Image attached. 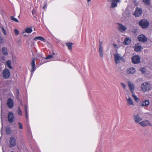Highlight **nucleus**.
Here are the masks:
<instances>
[{
    "instance_id": "5701e85b",
    "label": "nucleus",
    "mask_w": 152,
    "mask_h": 152,
    "mask_svg": "<svg viewBox=\"0 0 152 152\" xmlns=\"http://www.w3.org/2000/svg\"><path fill=\"white\" fill-rule=\"evenodd\" d=\"M24 112L25 114V118L27 119H28V107L25 105L24 107Z\"/></svg>"
},
{
    "instance_id": "6e6d98bb",
    "label": "nucleus",
    "mask_w": 152,
    "mask_h": 152,
    "mask_svg": "<svg viewBox=\"0 0 152 152\" xmlns=\"http://www.w3.org/2000/svg\"><path fill=\"white\" fill-rule=\"evenodd\" d=\"M35 18L36 19H37V17H35Z\"/></svg>"
},
{
    "instance_id": "a878e982",
    "label": "nucleus",
    "mask_w": 152,
    "mask_h": 152,
    "mask_svg": "<svg viewBox=\"0 0 152 152\" xmlns=\"http://www.w3.org/2000/svg\"><path fill=\"white\" fill-rule=\"evenodd\" d=\"M127 100L129 105H134L133 102L130 97H129Z\"/></svg>"
},
{
    "instance_id": "4c0bfd02",
    "label": "nucleus",
    "mask_w": 152,
    "mask_h": 152,
    "mask_svg": "<svg viewBox=\"0 0 152 152\" xmlns=\"http://www.w3.org/2000/svg\"><path fill=\"white\" fill-rule=\"evenodd\" d=\"M1 121H2V122H1L2 127H1V128L0 132H1V134H2V135L3 125V123H2V117L1 116Z\"/></svg>"
},
{
    "instance_id": "09e8293b",
    "label": "nucleus",
    "mask_w": 152,
    "mask_h": 152,
    "mask_svg": "<svg viewBox=\"0 0 152 152\" xmlns=\"http://www.w3.org/2000/svg\"><path fill=\"white\" fill-rule=\"evenodd\" d=\"M1 59L3 61H4L5 59V57L4 56H2Z\"/></svg>"
},
{
    "instance_id": "ea45409f",
    "label": "nucleus",
    "mask_w": 152,
    "mask_h": 152,
    "mask_svg": "<svg viewBox=\"0 0 152 152\" xmlns=\"http://www.w3.org/2000/svg\"><path fill=\"white\" fill-rule=\"evenodd\" d=\"M14 32L16 35H18L19 33V31L17 29H14Z\"/></svg>"
},
{
    "instance_id": "aec40b11",
    "label": "nucleus",
    "mask_w": 152,
    "mask_h": 152,
    "mask_svg": "<svg viewBox=\"0 0 152 152\" xmlns=\"http://www.w3.org/2000/svg\"><path fill=\"white\" fill-rule=\"evenodd\" d=\"M32 31V28L27 27L25 29V31L22 32V34H24L25 33L30 34L31 33Z\"/></svg>"
},
{
    "instance_id": "39448f33",
    "label": "nucleus",
    "mask_w": 152,
    "mask_h": 152,
    "mask_svg": "<svg viewBox=\"0 0 152 152\" xmlns=\"http://www.w3.org/2000/svg\"><path fill=\"white\" fill-rule=\"evenodd\" d=\"M9 147L11 148L14 147L16 145V140L15 137H10L9 140Z\"/></svg>"
},
{
    "instance_id": "4468645a",
    "label": "nucleus",
    "mask_w": 152,
    "mask_h": 152,
    "mask_svg": "<svg viewBox=\"0 0 152 152\" xmlns=\"http://www.w3.org/2000/svg\"><path fill=\"white\" fill-rule=\"evenodd\" d=\"M149 104V101L147 99H144L140 102V105L142 107H147Z\"/></svg>"
},
{
    "instance_id": "c9c22d12",
    "label": "nucleus",
    "mask_w": 152,
    "mask_h": 152,
    "mask_svg": "<svg viewBox=\"0 0 152 152\" xmlns=\"http://www.w3.org/2000/svg\"><path fill=\"white\" fill-rule=\"evenodd\" d=\"M132 32L134 34H137L138 32V29H133Z\"/></svg>"
},
{
    "instance_id": "0eeeda50",
    "label": "nucleus",
    "mask_w": 152,
    "mask_h": 152,
    "mask_svg": "<svg viewBox=\"0 0 152 152\" xmlns=\"http://www.w3.org/2000/svg\"><path fill=\"white\" fill-rule=\"evenodd\" d=\"M137 39L139 42L143 43L146 42L148 40L146 36L142 34L139 35L137 37Z\"/></svg>"
},
{
    "instance_id": "3c124183",
    "label": "nucleus",
    "mask_w": 152,
    "mask_h": 152,
    "mask_svg": "<svg viewBox=\"0 0 152 152\" xmlns=\"http://www.w3.org/2000/svg\"><path fill=\"white\" fill-rule=\"evenodd\" d=\"M52 55H53H53H55V53L54 52H53L52 53Z\"/></svg>"
},
{
    "instance_id": "49530a36",
    "label": "nucleus",
    "mask_w": 152,
    "mask_h": 152,
    "mask_svg": "<svg viewBox=\"0 0 152 152\" xmlns=\"http://www.w3.org/2000/svg\"><path fill=\"white\" fill-rule=\"evenodd\" d=\"M3 39L2 38H0V42L3 43Z\"/></svg>"
},
{
    "instance_id": "423d86ee",
    "label": "nucleus",
    "mask_w": 152,
    "mask_h": 152,
    "mask_svg": "<svg viewBox=\"0 0 152 152\" xmlns=\"http://www.w3.org/2000/svg\"><path fill=\"white\" fill-rule=\"evenodd\" d=\"M138 124L143 127L152 126V125L149 121L147 120L140 122L138 123Z\"/></svg>"
},
{
    "instance_id": "473e14b6",
    "label": "nucleus",
    "mask_w": 152,
    "mask_h": 152,
    "mask_svg": "<svg viewBox=\"0 0 152 152\" xmlns=\"http://www.w3.org/2000/svg\"><path fill=\"white\" fill-rule=\"evenodd\" d=\"M10 18L12 20L14 21L16 23H18L19 22V20L17 18H15L13 16H11L10 17Z\"/></svg>"
},
{
    "instance_id": "7c9ffc66",
    "label": "nucleus",
    "mask_w": 152,
    "mask_h": 152,
    "mask_svg": "<svg viewBox=\"0 0 152 152\" xmlns=\"http://www.w3.org/2000/svg\"><path fill=\"white\" fill-rule=\"evenodd\" d=\"M142 1L147 5H150L151 3L150 0H142Z\"/></svg>"
},
{
    "instance_id": "79ce46f5",
    "label": "nucleus",
    "mask_w": 152,
    "mask_h": 152,
    "mask_svg": "<svg viewBox=\"0 0 152 152\" xmlns=\"http://www.w3.org/2000/svg\"><path fill=\"white\" fill-rule=\"evenodd\" d=\"M100 44L99 45V48H103V46L102 45V42H101L100 41H99Z\"/></svg>"
},
{
    "instance_id": "58836bf2",
    "label": "nucleus",
    "mask_w": 152,
    "mask_h": 152,
    "mask_svg": "<svg viewBox=\"0 0 152 152\" xmlns=\"http://www.w3.org/2000/svg\"><path fill=\"white\" fill-rule=\"evenodd\" d=\"M18 124L19 128L20 129H23V128L22 124L20 122H18Z\"/></svg>"
},
{
    "instance_id": "4d7b16f0",
    "label": "nucleus",
    "mask_w": 152,
    "mask_h": 152,
    "mask_svg": "<svg viewBox=\"0 0 152 152\" xmlns=\"http://www.w3.org/2000/svg\"><path fill=\"white\" fill-rule=\"evenodd\" d=\"M1 137H2V136H1L0 137V138H1Z\"/></svg>"
},
{
    "instance_id": "bb28decb",
    "label": "nucleus",
    "mask_w": 152,
    "mask_h": 152,
    "mask_svg": "<svg viewBox=\"0 0 152 152\" xmlns=\"http://www.w3.org/2000/svg\"><path fill=\"white\" fill-rule=\"evenodd\" d=\"M131 39H129L128 38L126 37L125 39L124 40V44L126 45H128L130 43Z\"/></svg>"
},
{
    "instance_id": "bf43d9fd",
    "label": "nucleus",
    "mask_w": 152,
    "mask_h": 152,
    "mask_svg": "<svg viewBox=\"0 0 152 152\" xmlns=\"http://www.w3.org/2000/svg\"><path fill=\"white\" fill-rule=\"evenodd\" d=\"M1 137H2V136H1L0 137V138H1Z\"/></svg>"
},
{
    "instance_id": "4be33fe9",
    "label": "nucleus",
    "mask_w": 152,
    "mask_h": 152,
    "mask_svg": "<svg viewBox=\"0 0 152 152\" xmlns=\"http://www.w3.org/2000/svg\"><path fill=\"white\" fill-rule=\"evenodd\" d=\"M2 51L4 56H7L8 55L7 51V49L6 47H4L2 48Z\"/></svg>"
},
{
    "instance_id": "603ef678",
    "label": "nucleus",
    "mask_w": 152,
    "mask_h": 152,
    "mask_svg": "<svg viewBox=\"0 0 152 152\" xmlns=\"http://www.w3.org/2000/svg\"><path fill=\"white\" fill-rule=\"evenodd\" d=\"M91 0H87V1L88 2H89L90 1H91Z\"/></svg>"
},
{
    "instance_id": "864d4df0",
    "label": "nucleus",
    "mask_w": 152,
    "mask_h": 152,
    "mask_svg": "<svg viewBox=\"0 0 152 152\" xmlns=\"http://www.w3.org/2000/svg\"><path fill=\"white\" fill-rule=\"evenodd\" d=\"M2 150H3V152H4V149H3V147H2Z\"/></svg>"
},
{
    "instance_id": "b1692460",
    "label": "nucleus",
    "mask_w": 152,
    "mask_h": 152,
    "mask_svg": "<svg viewBox=\"0 0 152 152\" xmlns=\"http://www.w3.org/2000/svg\"><path fill=\"white\" fill-rule=\"evenodd\" d=\"M6 64L10 69H12V67L11 66L12 62L10 60H9L6 62Z\"/></svg>"
},
{
    "instance_id": "e433bc0d",
    "label": "nucleus",
    "mask_w": 152,
    "mask_h": 152,
    "mask_svg": "<svg viewBox=\"0 0 152 152\" xmlns=\"http://www.w3.org/2000/svg\"><path fill=\"white\" fill-rule=\"evenodd\" d=\"M18 113L19 115H22V111L19 107L18 108Z\"/></svg>"
},
{
    "instance_id": "412c9836",
    "label": "nucleus",
    "mask_w": 152,
    "mask_h": 152,
    "mask_svg": "<svg viewBox=\"0 0 152 152\" xmlns=\"http://www.w3.org/2000/svg\"><path fill=\"white\" fill-rule=\"evenodd\" d=\"M34 40L37 41V40H40L42 42H45V39L42 37L41 36L37 37H35L34 39Z\"/></svg>"
},
{
    "instance_id": "9b49d317",
    "label": "nucleus",
    "mask_w": 152,
    "mask_h": 152,
    "mask_svg": "<svg viewBox=\"0 0 152 152\" xmlns=\"http://www.w3.org/2000/svg\"><path fill=\"white\" fill-rule=\"evenodd\" d=\"M142 12V9L137 7L134 12V13L133 15L136 17H138L141 15Z\"/></svg>"
},
{
    "instance_id": "2eb2a0df",
    "label": "nucleus",
    "mask_w": 152,
    "mask_h": 152,
    "mask_svg": "<svg viewBox=\"0 0 152 152\" xmlns=\"http://www.w3.org/2000/svg\"><path fill=\"white\" fill-rule=\"evenodd\" d=\"M7 105L9 108H12L14 105V103L13 99L11 98L8 99L7 102Z\"/></svg>"
},
{
    "instance_id": "cd10ccee",
    "label": "nucleus",
    "mask_w": 152,
    "mask_h": 152,
    "mask_svg": "<svg viewBox=\"0 0 152 152\" xmlns=\"http://www.w3.org/2000/svg\"><path fill=\"white\" fill-rule=\"evenodd\" d=\"M72 43L71 42H68L66 44V45L68 47L69 50H72Z\"/></svg>"
},
{
    "instance_id": "de8ad7c7",
    "label": "nucleus",
    "mask_w": 152,
    "mask_h": 152,
    "mask_svg": "<svg viewBox=\"0 0 152 152\" xmlns=\"http://www.w3.org/2000/svg\"><path fill=\"white\" fill-rule=\"evenodd\" d=\"M16 98L19 101V96H16Z\"/></svg>"
},
{
    "instance_id": "c756f323",
    "label": "nucleus",
    "mask_w": 152,
    "mask_h": 152,
    "mask_svg": "<svg viewBox=\"0 0 152 152\" xmlns=\"http://www.w3.org/2000/svg\"><path fill=\"white\" fill-rule=\"evenodd\" d=\"M132 97L133 98L135 101L137 102H139L140 99L135 95L134 94L132 95Z\"/></svg>"
},
{
    "instance_id": "f704fd0d",
    "label": "nucleus",
    "mask_w": 152,
    "mask_h": 152,
    "mask_svg": "<svg viewBox=\"0 0 152 152\" xmlns=\"http://www.w3.org/2000/svg\"><path fill=\"white\" fill-rule=\"evenodd\" d=\"M53 57V56L52 55H48L46 58H45V59H50Z\"/></svg>"
},
{
    "instance_id": "f3484780",
    "label": "nucleus",
    "mask_w": 152,
    "mask_h": 152,
    "mask_svg": "<svg viewBox=\"0 0 152 152\" xmlns=\"http://www.w3.org/2000/svg\"><path fill=\"white\" fill-rule=\"evenodd\" d=\"M134 50L137 52H139L141 50V45L140 43L136 44L134 47Z\"/></svg>"
},
{
    "instance_id": "a19ab883",
    "label": "nucleus",
    "mask_w": 152,
    "mask_h": 152,
    "mask_svg": "<svg viewBox=\"0 0 152 152\" xmlns=\"http://www.w3.org/2000/svg\"><path fill=\"white\" fill-rule=\"evenodd\" d=\"M19 96V90L18 89H17L16 92L15 96Z\"/></svg>"
},
{
    "instance_id": "2f4dec72",
    "label": "nucleus",
    "mask_w": 152,
    "mask_h": 152,
    "mask_svg": "<svg viewBox=\"0 0 152 152\" xmlns=\"http://www.w3.org/2000/svg\"><path fill=\"white\" fill-rule=\"evenodd\" d=\"M139 71L143 74H144L146 72L145 69L144 67L140 68V69Z\"/></svg>"
},
{
    "instance_id": "6e6552de",
    "label": "nucleus",
    "mask_w": 152,
    "mask_h": 152,
    "mask_svg": "<svg viewBox=\"0 0 152 152\" xmlns=\"http://www.w3.org/2000/svg\"><path fill=\"white\" fill-rule=\"evenodd\" d=\"M10 72L9 69L7 68L4 69L3 72V77L5 79H7L10 77Z\"/></svg>"
},
{
    "instance_id": "72a5a7b5",
    "label": "nucleus",
    "mask_w": 152,
    "mask_h": 152,
    "mask_svg": "<svg viewBox=\"0 0 152 152\" xmlns=\"http://www.w3.org/2000/svg\"><path fill=\"white\" fill-rule=\"evenodd\" d=\"M2 31L4 35H6L7 34L6 31L3 26H2L1 28Z\"/></svg>"
},
{
    "instance_id": "20e7f679",
    "label": "nucleus",
    "mask_w": 152,
    "mask_h": 152,
    "mask_svg": "<svg viewBox=\"0 0 152 152\" xmlns=\"http://www.w3.org/2000/svg\"><path fill=\"white\" fill-rule=\"evenodd\" d=\"M132 61L134 64H138L140 62V58L138 55L133 56L131 58Z\"/></svg>"
},
{
    "instance_id": "8fccbe9b",
    "label": "nucleus",
    "mask_w": 152,
    "mask_h": 152,
    "mask_svg": "<svg viewBox=\"0 0 152 152\" xmlns=\"http://www.w3.org/2000/svg\"><path fill=\"white\" fill-rule=\"evenodd\" d=\"M113 46L115 48L117 46V45L116 44H113Z\"/></svg>"
},
{
    "instance_id": "dca6fc26",
    "label": "nucleus",
    "mask_w": 152,
    "mask_h": 152,
    "mask_svg": "<svg viewBox=\"0 0 152 152\" xmlns=\"http://www.w3.org/2000/svg\"><path fill=\"white\" fill-rule=\"evenodd\" d=\"M128 85L131 92L132 94H134V91L135 89L134 85L132 83H131L130 81L128 82Z\"/></svg>"
},
{
    "instance_id": "6ab92c4d",
    "label": "nucleus",
    "mask_w": 152,
    "mask_h": 152,
    "mask_svg": "<svg viewBox=\"0 0 152 152\" xmlns=\"http://www.w3.org/2000/svg\"><path fill=\"white\" fill-rule=\"evenodd\" d=\"M119 26V30L121 31H125L127 29V28L125 26L123 25L122 24L118 23Z\"/></svg>"
},
{
    "instance_id": "f8f14e48",
    "label": "nucleus",
    "mask_w": 152,
    "mask_h": 152,
    "mask_svg": "<svg viewBox=\"0 0 152 152\" xmlns=\"http://www.w3.org/2000/svg\"><path fill=\"white\" fill-rule=\"evenodd\" d=\"M35 58H33L31 62V77L34 73V72L35 71L36 69L35 68Z\"/></svg>"
},
{
    "instance_id": "ddd939ff",
    "label": "nucleus",
    "mask_w": 152,
    "mask_h": 152,
    "mask_svg": "<svg viewBox=\"0 0 152 152\" xmlns=\"http://www.w3.org/2000/svg\"><path fill=\"white\" fill-rule=\"evenodd\" d=\"M133 119L135 122L136 123H139L140 121L142 120V118L140 117L139 113L137 114L136 115H134Z\"/></svg>"
},
{
    "instance_id": "f03ea898",
    "label": "nucleus",
    "mask_w": 152,
    "mask_h": 152,
    "mask_svg": "<svg viewBox=\"0 0 152 152\" xmlns=\"http://www.w3.org/2000/svg\"><path fill=\"white\" fill-rule=\"evenodd\" d=\"M113 56L116 64H118L119 63H120V61L121 62H125V61L124 58L123 57L120 56L118 53L114 54Z\"/></svg>"
},
{
    "instance_id": "c85d7f7f",
    "label": "nucleus",
    "mask_w": 152,
    "mask_h": 152,
    "mask_svg": "<svg viewBox=\"0 0 152 152\" xmlns=\"http://www.w3.org/2000/svg\"><path fill=\"white\" fill-rule=\"evenodd\" d=\"M103 48H99V56L101 57H102L103 56Z\"/></svg>"
},
{
    "instance_id": "5fc2aeb1",
    "label": "nucleus",
    "mask_w": 152,
    "mask_h": 152,
    "mask_svg": "<svg viewBox=\"0 0 152 152\" xmlns=\"http://www.w3.org/2000/svg\"><path fill=\"white\" fill-rule=\"evenodd\" d=\"M10 152H14L13 151H10Z\"/></svg>"
},
{
    "instance_id": "9d476101",
    "label": "nucleus",
    "mask_w": 152,
    "mask_h": 152,
    "mask_svg": "<svg viewBox=\"0 0 152 152\" xmlns=\"http://www.w3.org/2000/svg\"><path fill=\"white\" fill-rule=\"evenodd\" d=\"M8 121L10 123H13L15 119L13 113L12 112H10L8 113Z\"/></svg>"
},
{
    "instance_id": "c03bdc74",
    "label": "nucleus",
    "mask_w": 152,
    "mask_h": 152,
    "mask_svg": "<svg viewBox=\"0 0 152 152\" xmlns=\"http://www.w3.org/2000/svg\"><path fill=\"white\" fill-rule=\"evenodd\" d=\"M46 5H47V4H46V3L45 4V5H44V6L43 7V9H44L46 8Z\"/></svg>"
},
{
    "instance_id": "a211bd4d",
    "label": "nucleus",
    "mask_w": 152,
    "mask_h": 152,
    "mask_svg": "<svg viewBox=\"0 0 152 152\" xmlns=\"http://www.w3.org/2000/svg\"><path fill=\"white\" fill-rule=\"evenodd\" d=\"M135 71V69L133 67H130L127 70V73L128 74H133Z\"/></svg>"
},
{
    "instance_id": "37998d69",
    "label": "nucleus",
    "mask_w": 152,
    "mask_h": 152,
    "mask_svg": "<svg viewBox=\"0 0 152 152\" xmlns=\"http://www.w3.org/2000/svg\"><path fill=\"white\" fill-rule=\"evenodd\" d=\"M121 85H122V86L123 87V88H125L126 87V85L125 84H124V83H121Z\"/></svg>"
},
{
    "instance_id": "13d9d810",
    "label": "nucleus",
    "mask_w": 152,
    "mask_h": 152,
    "mask_svg": "<svg viewBox=\"0 0 152 152\" xmlns=\"http://www.w3.org/2000/svg\"><path fill=\"white\" fill-rule=\"evenodd\" d=\"M1 137H2V136H1L0 137V138H1Z\"/></svg>"
},
{
    "instance_id": "f257e3e1",
    "label": "nucleus",
    "mask_w": 152,
    "mask_h": 152,
    "mask_svg": "<svg viewBox=\"0 0 152 152\" xmlns=\"http://www.w3.org/2000/svg\"><path fill=\"white\" fill-rule=\"evenodd\" d=\"M138 24L142 29H145L148 28L149 25V23L148 20L142 19L139 21Z\"/></svg>"
},
{
    "instance_id": "a18cd8bd",
    "label": "nucleus",
    "mask_w": 152,
    "mask_h": 152,
    "mask_svg": "<svg viewBox=\"0 0 152 152\" xmlns=\"http://www.w3.org/2000/svg\"><path fill=\"white\" fill-rule=\"evenodd\" d=\"M32 14L33 15H34L36 14V12L34 11V10H33L32 11Z\"/></svg>"
},
{
    "instance_id": "7ed1b4c3",
    "label": "nucleus",
    "mask_w": 152,
    "mask_h": 152,
    "mask_svg": "<svg viewBox=\"0 0 152 152\" xmlns=\"http://www.w3.org/2000/svg\"><path fill=\"white\" fill-rule=\"evenodd\" d=\"M141 88L144 92L149 91L151 89L150 84L148 82H144L142 83L141 85Z\"/></svg>"
},
{
    "instance_id": "1a4fd4ad",
    "label": "nucleus",
    "mask_w": 152,
    "mask_h": 152,
    "mask_svg": "<svg viewBox=\"0 0 152 152\" xmlns=\"http://www.w3.org/2000/svg\"><path fill=\"white\" fill-rule=\"evenodd\" d=\"M108 1L111 2L110 7L114 8L117 7V3L120 2V0H108Z\"/></svg>"
},
{
    "instance_id": "393cba45",
    "label": "nucleus",
    "mask_w": 152,
    "mask_h": 152,
    "mask_svg": "<svg viewBox=\"0 0 152 152\" xmlns=\"http://www.w3.org/2000/svg\"><path fill=\"white\" fill-rule=\"evenodd\" d=\"M6 133L7 135H9L11 133V130L10 128L7 126L6 127Z\"/></svg>"
}]
</instances>
